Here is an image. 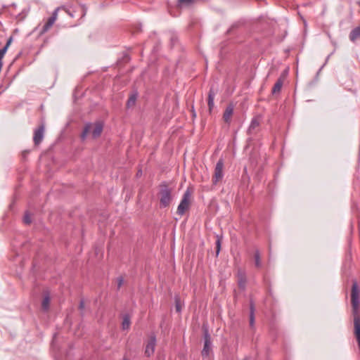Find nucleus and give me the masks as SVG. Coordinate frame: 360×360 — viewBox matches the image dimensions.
Instances as JSON below:
<instances>
[{"label":"nucleus","instance_id":"2eb2a0df","mask_svg":"<svg viewBox=\"0 0 360 360\" xmlns=\"http://www.w3.org/2000/svg\"><path fill=\"white\" fill-rule=\"evenodd\" d=\"M259 126V120L258 118L257 117H254L251 122H250V124L249 126V128H248V133L250 134H252L254 132H255V130L258 128Z\"/></svg>","mask_w":360,"mask_h":360},{"label":"nucleus","instance_id":"c85d7f7f","mask_svg":"<svg viewBox=\"0 0 360 360\" xmlns=\"http://www.w3.org/2000/svg\"><path fill=\"white\" fill-rule=\"evenodd\" d=\"M243 360H247L246 359H243Z\"/></svg>","mask_w":360,"mask_h":360},{"label":"nucleus","instance_id":"423d86ee","mask_svg":"<svg viewBox=\"0 0 360 360\" xmlns=\"http://www.w3.org/2000/svg\"><path fill=\"white\" fill-rule=\"evenodd\" d=\"M59 10H60L59 7L56 8L55 11L53 12L50 18H49L46 22L44 25L41 30L40 31L41 35L47 32L50 30V28L53 26V25L56 22V20H57L58 12Z\"/></svg>","mask_w":360,"mask_h":360},{"label":"nucleus","instance_id":"b1692460","mask_svg":"<svg viewBox=\"0 0 360 360\" xmlns=\"http://www.w3.org/2000/svg\"><path fill=\"white\" fill-rule=\"evenodd\" d=\"M12 41H13V37H10L4 46H6V48H8L10 44H11Z\"/></svg>","mask_w":360,"mask_h":360},{"label":"nucleus","instance_id":"412c9836","mask_svg":"<svg viewBox=\"0 0 360 360\" xmlns=\"http://www.w3.org/2000/svg\"><path fill=\"white\" fill-rule=\"evenodd\" d=\"M220 249H221V240L217 236V240L216 241V253H217V255H219V253L220 252Z\"/></svg>","mask_w":360,"mask_h":360},{"label":"nucleus","instance_id":"f3484780","mask_svg":"<svg viewBox=\"0 0 360 360\" xmlns=\"http://www.w3.org/2000/svg\"><path fill=\"white\" fill-rule=\"evenodd\" d=\"M255 265L257 268H260L262 266V262L260 258V253L259 250H256L255 252Z\"/></svg>","mask_w":360,"mask_h":360},{"label":"nucleus","instance_id":"ddd939ff","mask_svg":"<svg viewBox=\"0 0 360 360\" xmlns=\"http://www.w3.org/2000/svg\"><path fill=\"white\" fill-rule=\"evenodd\" d=\"M139 96V94L137 91H134L130 95L127 101V108H131L134 107L136 104L137 98Z\"/></svg>","mask_w":360,"mask_h":360},{"label":"nucleus","instance_id":"f257e3e1","mask_svg":"<svg viewBox=\"0 0 360 360\" xmlns=\"http://www.w3.org/2000/svg\"><path fill=\"white\" fill-rule=\"evenodd\" d=\"M160 204L161 207H168L172 200V188H169L166 181L162 182L159 186Z\"/></svg>","mask_w":360,"mask_h":360},{"label":"nucleus","instance_id":"4468645a","mask_svg":"<svg viewBox=\"0 0 360 360\" xmlns=\"http://www.w3.org/2000/svg\"><path fill=\"white\" fill-rule=\"evenodd\" d=\"M349 38L352 42L360 38V25L350 32Z\"/></svg>","mask_w":360,"mask_h":360},{"label":"nucleus","instance_id":"1a4fd4ad","mask_svg":"<svg viewBox=\"0 0 360 360\" xmlns=\"http://www.w3.org/2000/svg\"><path fill=\"white\" fill-rule=\"evenodd\" d=\"M45 127L41 124L34 131L33 141L35 146L39 145L44 139Z\"/></svg>","mask_w":360,"mask_h":360},{"label":"nucleus","instance_id":"dca6fc26","mask_svg":"<svg viewBox=\"0 0 360 360\" xmlns=\"http://www.w3.org/2000/svg\"><path fill=\"white\" fill-rule=\"evenodd\" d=\"M50 297L49 294L44 295L42 302L41 307L44 311H47L49 308Z\"/></svg>","mask_w":360,"mask_h":360},{"label":"nucleus","instance_id":"a211bd4d","mask_svg":"<svg viewBox=\"0 0 360 360\" xmlns=\"http://www.w3.org/2000/svg\"><path fill=\"white\" fill-rule=\"evenodd\" d=\"M195 0H177V6L182 7L184 6L191 5Z\"/></svg>","mask_w":360,"mask_h":360},{"label":"nucleus","instance_id":"f03ea898","mask_svg":"<svg viewBox=\"0 0 360 360\" xmlns=\"http://www.w3.org/2000/svg\"><path fill=\"white\" fill-rule=\"evenodd\" d=\"M103 125L101 122L87 123L82 131V139H84L89 134H91L94 139L98 137L102 131Z\"/></svg>","mask_w":360,"mask_h":360},{"label":"nucleus","instance_id":"0eeeda50","mask_svg":"<svg viewBox=\"0 0 360 360\" xmlns=\"http://www.w3.org/2000/svg\"><path fill=\"white\" fill-rule=\"evenodd\" d=\"M288 70H285L280 75L278 79H277L276 82L274 85L271 94H279L281 91L282 86L283 85L284 81L285 80L287 75H288Z\"/></svg>","mask_w":360,"mask_h":360},{"label":"nucleus","instance_id":"9b49d317","mask_svg":"<svg viewBox=\"0 0 360 360\" xmlns=\"http://www.w3.org/2000/svg\"><path fill=\"white\" fill-rule=\"evenodd\" d=\"M238 285L240 288L244 290L246 284V274L244 270L239 269L237 272Z\"/></svg>","mask_w":360,"mask_h":360},{"label":"nucleus","instance_id":"20e7f679","mask_svg":"<svg viewBox=\"0 0 360 360\" xmlns=\"http://www.w3.org/2000/svg\"><path fill=\"white\" fill-rule=\"evenodd\" d=\"M212 351V342L211 337L208 330L205 328L204 330V347L201 352L203 359L209 357L210 353Z\"/></svg>","mask_w":360,"mask_h":360},{"label":"nucleus","instance_id":"bb28decb","mask_svg":"<svg viewBox=\"0 0 360 360\" xmlns=\"http://www.w3.org/2000/svg\"><path fill=\"white\" fill-rule=\"evenodd\" d=\"M141 170H139V171L137 172V176H139V175H141Z\"/></svg>","mask_w":360,"mask_h":360},{"label":"nucleus","instance_id":"9d476101","mask_svg":"<svg viewBox=\"0 0 360 360\" xmlns=\"http://www.w3.org/2000/svg\"><path fill=\"white\" fill-rule=\"evenodd\" d=\"M233 114V105L229 104L225 109L223 114V120L228 124L230 125L231 122V117Z\"/></svg>","mask_w":360,"mask_h":360},{"label":"nucleus","instance_id":"4be33fe9","mask_svg":"<svg viewBox=\"0 0 360 360\" xmlns=\"http://www.w3.org/2000/svg\"><path fill=\"white\" fill-rule=\"evenodd\" d=\"M24 222L26 224H30L31 223V219H30V215L26 213L24 216Z\"/></svg>","mask_w":360,"mask_h":360},{"label":"nucleus","instance_id":"aec40b11","mask_svg":"<svg viewBox=\"0 0 360 360\" xmlns=\"http://www.w3.org/2000/svg\"><path fill=\"white\" fill-rule=\"evenodd\" d=\"M255 324V315H254V306L252 304L250 305V325L253 326Z\"/></svg>","mask_w":360,"mask_h":360},{"label":"nucleus","instance_id":"6e6552de","mask_svg":"<svg viewBox=\"0 0 360 360\" xmlns=\"http://www.w3.org/2000/svg\"><path fill=\"white\" fill-rule=\"evenodd\" d=\"M156 345V337L155 334H151L149 337V340L146 345L145 354L146 356H150L155 352V347Z\"/></svg>","mask_w":360,"mask_h":360},{"label":"nucleus","instance_id":"5701e85b","mask_svg":"<svg viewBox=\"0 0 360 360\" xmlns=\"http://www.w3.org/2000/svg\"><path fill=\"white\" fill-rule=\"evenodd\" d=\"M123 283H124L123 278L122 277L118 278V279H117V288L118 289L120 288V287L122 285Z\"/></svg>","mask_w":360,"mask_h":360},{"label":"nucleus","instance_id":"cd10ccee","mask_svg":"<svg viewBox=\"0 0 360 360\" xmlns=\"http://www.w3.org/2000/svg\"><path fill=\"white\" fill-rule=\"evenodd\" d=\"M357 4L360 6V1L357 2Z\"/></svg>","mask_w":360,"mask_h":360},{"label":"nucleus","instance_id":"39448f33","mask_svg":"<svg viewBox=\"0 0 360 360\" xmlns=\"http://www.w3.org/2000/svg\"><path fill=\"white\" fill-rule=\"evenodd\" d=\"M224 160L220 158L217 162L214 168V172L212 177V183L214 185H217V183L223 179L224 172Z\"/></svg>","mask_w":360,"mask_h":360},{"label":"nucleus","instance_id":"a878e982","mask_svg":"<svg viewBox=\"0 0 360 360\" xmlns=\"http://www.w3.org/2000/svg\"><path fill=\"white\" fill-rule=\"evenodd\" d=\"M181 309L180 304L178 302H176V311L180 312Z\"/></svg>","mask_w":360,"mask_h":360},{"label":"nucleus","instance_id":"393cba45","mask_svg":"<svg viewBox=\"0 0 360 360\" xmlns=\"http://www.w3.org/2000/svg\"><path fill=\"white\" fill-rule=\"evenodd\" d=\"M84 308V302L81 300L79 305V309L82 310Z\"/></svg>","mask_w":360,"mask_h":360},{"label":"nucleus","instance_id":"7ed1b4c3","mask_svg":"<svg viewBox=\"0 0 360 360\" xmlns=\"http://www.w3.org/2000/svg\"><path fill=\"white\" fill-rule=\"evenodd\" d=\"M191 192L188 188L183 195V198L177 207V214L180 216L184 214L185 212L188 210L190 205V198Z\"/></svg>","mask_w":360,"mask_h":360},{"label":"nucleus","instance_id":"6ab92c4d","mask_svg":"<svg viewBox=\"0 0 360 360\" xmlns=\"http://www.w3.org/2000/svg\"><path fill=\"white\" fill-rule=\"evenodd\" d=\"M122 329L127 330L129 328L130 326V319L128 316H125L123 319L122 321Z\"/></svg>","mask_w":360,"mask_h":360},{"label":"nucleus","instance_id":"f8f14e48","mask_svg":"<svg viewBox=\"0 0 360 360\" xmlns=\"http://www.w3.org/2000/svg\"><path fill=\"white\" fill-rule=\"evenodd\" d=\"M216 95V92L214 90V89L212 87L210 88L209 92H208V98H207V105L209 108L210 113L212 112V110L214 106V100Z\"/></svg>","mask_w":360,"mask_h":360}]
</instances>
